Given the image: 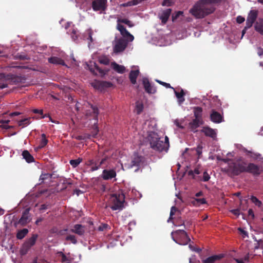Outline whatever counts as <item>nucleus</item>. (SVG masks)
Segmentation results:
<instances>
[{"instance_id":"obj_1","label":"nucleus","mask_w":263,"mask_h":263,"mask_svg":"<svg viewBox=\"0 0 263 263\" xmlns=\"http://www.w3.org/2000/svg\"><path fill=\"white\" fill-rule=\"evenodd\" d=\"M215 10V8L212 5H209L205 0H199L190 9L189 12L195 18L199 19L213 13Z\"/></svg>"},{"instance_id":"obj_2","label":"nucleus","mask_w":263,"mask_h":263,"mask_svg":"<svg viewBox=\"0 0 263 263\" xmlns=\"http://www.w3.org/2000/svg\"><path fill=\"white\" fill-rule=\"evenodd\" d=\"M247 163V161L242 157L235 158L229 163L226 172L231 177L246 173Z\"/></svg>"},{"instance_id":"obj_3","label":"nucleus","mask_w":263,"mask_h":263,"mask_svg":"<svg viewBox=\"0 0 263 263\" xmlns=\"http://www.w3.org/2000/svg\"><path fill=\"white\" fill-rule=\"evenodd\" d=\"M124 202L125 195L122 193L110 195L108 200L109 206L114 211L122 210Z\"/></svg>"},{"instance_id":"obj_4","label":"nucleus","mask_w":263,"mask_h":263,"mask_svg":"<svg viewBox=\"0 0 263 263\" xmlns=\"http://www.w3.org/2000/svg\"><path fill=\"white\" fill-rule=\"evenodd\" d=\"M147 139L151 148L159 152L167 151L165 146L167 144H163V141L160 140V138L157 134L153 133L149 134Z\"/></svg>"},{"instance_id":"obj_5","label":"nucleus","mask_w":263,"mask_h":263,"mask_svg":"<svg viewBox=\"0 0 263 263\" xmlns=\"http://www.w3.org/2000/svg\"><path fill=\"white\" fill-rule=\"evenodd\" d=\"M171 235L174 241L181 245H186L191 241L186 232L183 230L172 232Z\"/></svg>"},{"instance_id":"obj_6","label":"nucleus","mask_w":263,"mask_h":263,"mask_svg":"<svg viewBox=\"0 0 263 263\" xmlns=\"http://www.w3.org/2000/svg\"><path fill=\"white\" fill-rule=\"evenodd\" d=\"M108 157L106 156L100 159L99 156L97 155L94 158L89 159L86 162V165L91 166L90 170L91 172H94L100 168H103L104 166H102V165L105 163Z\"/></svg>"},{"instance_id":"obj_7","label":"nucleus","mask_w":263,"mask_h":263,"mask_svg":"<svg viewBox=\"0 0 263 263\" xmlns=\"http://www.w3.org/2000/svg\"><path fill=\"white\" fill-rule=\"evenodd\" d=\"M37 237V234H33L30 238L24 243L21 250L22 255L26 254L29 250L35 245Z\"/></svg>"},{"instance_id":"obj_8","label":"nucleus","mask_w":263,"mask_h":263,"mask_svg":"<svg viewBox=\"0 0 263 263\" xmlns=\"http://www.w3.org/2000/svg\"><path fill=\"white\" fill-rule=\"evenodd\" d=\"M263 172L261 166L253 163H248L246 173L252 174L254 176H258Z\"/></svg>"},{"instance_id":"obj_9","label":"nucleus","mask_w":263,"mask_h":263,"mask_svg":"<svg viewBox=\"0 0 263 263\" xmlns=\"http://www.w3.org/2000/svg\"><path fill=\"white\" fill-rule=\"evenodd\" d=\"M144 160V158L143 156H140L137 153H135L132 159V161L128 168H131L134 167H136V169L135 170V171L136 172L138 171L140 167L143 164Z\"/></svg>"},{"instance_id":"obj_10","label":"nucleus","mask_w":263,"mask_h":263,"mask_svg":"<svg viewBox=\"0 0 263 263\" xmlns=\"http://www.w3.org/2000/svg\"><path fill=\"white\" fill-rule=\"evenodd\" d=\"M0 79L8 81L10 84H17L25 80L22 77L13 74L5 75L4 73L0 74Z\"/></svg>"},{"instance_id":"obj_11","label":"nucleus","mask_w":263,"mask_h":263,"mask_svg":"<svg viewBox=\"0 0 263 263\" xmlns=\"http://www.w3.org/2000/svg\"><path fill=\"white\" fill-rule=\"evenodd\" d=\"M29 212V208L25 209L23 212L21 218L18 221L15 223V226H16L17 224H20L22 226H25L31 221L32 218Z\"/></svg>"},{"instance_id":"obj_12","label":"nucleus","mask_w":263,"mask_h":263,"mask_svg":"<svg viewBox=\"0 0 263 263\" xmlns=\"http://www.w3.org/2000/svg\"><path fill=\"white\" fill-rule=\"evenodd\" d=\"M128 41L122 37L117 40L114 47V52L119 53L123 51L126 48Z\"/></svg>"},{"instance_id":"obj_13","label":"nucleus","mask_w":263,"mask_h":263,"mask_svg":"<svg viewBox=\"0 0 263 263\" xmlns=\"http://www.w3.org/2000/svg\"><path fill=\"white\" fill-rule=\"evenodd\" d=\"M92 86L96 89L103 90L106 88L112 86V84L110 82L95 80L91 83Z\"/></svg>"},{"instance_id":"obj_14","label":"nucleus","mask_w":263,"mask_h":263,"mask_svg":"<svg viewBox=\"0 0 263 263\" xmlns=\"http://www.w3.org/2000/svg\"><path fill=\"white\" fill-rule=\"evenodd\" d=\"M142 84L145 92L148 94H154L157 91V89L152 85L147 78L144 77L142 80Z\"/></svg>"},{"instance_id":"obj_15","label":"nucleus","mask_w":263,"mask_h":263,"mask_svg":"<svg viewBox=\"0 0 263 263\" xmlns=\"http://www.w3.org/2000/svg\"><path fill=\"white\" fill-rule=\"evenodd\" d=\"M117 29L120 31L121 35L127 40L132 42L134 40V37L125 28V27L120 23H117Z\"/></svg>"},{"instance_id":"obj_16","label":"nucleus","mask_w":263,"mask_h":263,"mask_svg":"<svg viewBox=\"0 0 263 263\" xmlns=\"http://www.w3.org/2000/svg\"><path fill=\"white\" fill-rule=\"evenodd\" d=\"M99 109L97 106L90 105V108L86 110V116L92 117L95 120L94 124H97L98 121Z\"/></svg>"},{"instance_id":"obj_17","label":"nucleus","mask_w":263,"mask_h":263,"mask_svg":"<svg viewBox=\"0 0 263 263\" xmlns=\"http://www.w3.org/2000/svg\"><path fill=\"white\" fill-rule=\"evenodd\" d=\"M107 0H93L92 8L94 11H104L106 8Z\"/></svg>"},{"instance_id":"obj_18","label":"nucleus","mask_w":263,"mask_h":263,"mask_svg":"<svg viewBox=\"0 0 263 263\" xmlns=\"http://www.w3.org/2000/svg\"><path fill=\"white\" fill-rule=\"evenodd\" d=\"M258 15V11L257 10H251L248 13L246 23L248 26H252L253 24L255 22Z\"/></svg>"},{"instance_id":"obj_19","label":"nucleus","mask_w":263,"mask_h":263,"mask_svg":"<svg viewBox=\"0 0 263 263\" xmlns=\"http://www.w3.org/2000/svg\"><path fill=\"white\" fill-rule=\"evenodd\" d=\"M201 132L203 133L205 136L209 137L214 140L216 138L217 133L216 130L209 126L203 127Z\"/></svg>"},{"instance_id":"obj_20","label":"nucleus","mask_w":263,"mask_h":263,"mask_svg":"<svg viewBox=\"0 0 263 263\" xmlns=\"http://www.w3.org/2000/svg\"><path fill=\"white\" fill-rule=\"evenodd\" d=\"M116 176V172L115 170H106L104 169L102 174V178L105 180H110Z\"/></svg>"},{"instance_id":"obj_21","label":"nucleus","mask_w":263,"mask_h":263,"mask_svg":"<svg viewBox=\"0 0 263 263\" xmlns=\"http://www.w3.org/2000/svg\"><path fill=\"white\" fill-rule=\"evenodd\" d=\"M210 118L211 120L213 122L216 123H219L223 120V117L221 116V115L214 109L212 110L211 114L210 115Z\"/></svg>"},{"instance_id":"obj_22","label":"nucleus","mask_w":263,"mask_h":263,"mask_svg":"<svg viewBox=\"0 0 263 263\" xmlns=\"http://www.w3.org/2000/svg\"><path fill=\"white\" fill-rule=\"evenodd\" d=\"M70 231L80 236H82L85 233V228L83 226L80 224H75Z\"/></svg>"},{"instance_id":"obj_23","label":"nucleus","mask_w":263,"mask_h":263,"mask_svg":"<svg viewBox=\"0 0 263 263\" xmlns=\"http://www.w3.org/2000/svg\"><path fill=\"white\" fill-rule=\"evenodd\" d=\"M172 9L169 8L165 10H163L160 16V19L161 20V22L163 24H165L171 14Z\"/></svg>"},{"instance_id":"obj_24","label":"nucleus","mask_w":263,"mask_h":263,"mask_svg":"<svg viewBox=\"0 0 263 263\" xmlns=\"http://www.w3.org/2000/svg\"><path fill=\"white\" fill-rule=\"evenodd\" d=\"M223 257V254L215 255L210 256L202 260L203 263H215L216 261L219 260Z\"/></svg>"},{"instance_id":"obj_25","label":"nucleus","mask_w":263,"mask_h":263,"mask_svg":"<svg viewBox=\"0 0 263 263\" xmlns=\"http://www.w3.org/2000/svg\"><path fill=\"white\" fill-rule=\"evenodd\" d=\"M173 90L174 91L175 96L178 99V103L179 104H181L185 101L184 96L185 95V93L184 90L182 89H181L180 91L178 92L176 90H175V89Z\"/></svg>"},{"instance_id":"obj_26","label":"nucleus","mask_w":263,"mask_h":263,"mask_svg":"<svg viewBox=\"0 0 263 263\" xmlns=\"http://www.w3.org/2000/svg\"><path fill=\"white\" fill-rule=\"evenodd\" d=\"M243 152L246 153V155L249 157L253 159L254 160H257L260 159L261 155L259 153H254L250 151L247 150L246 148H243ZM263 162V158H261Z\"/></svg>"},{"instance_id":"obj_27","label":"nucleus","mask_w":263,"mask_h":263,"mask_svg":"<svg viewBox=\"0 0 263 263\" xmlns=\"http://www.w3.org/2000/svg\"><path fill=\"white\" fill-rule=\"evenodd\" d=\"M111 66L115 71L119 73H123L125 71V68L124 66L119 65L115 62L111 63Z\"/></svg>"},{"instance_id":"obj_28","label":"nucleus","mask_w":263,"mask_h":263,"mask_svg":"<svg viewBox=\"0 0 263 263\" xmlns=\"http://www.w3.org/2000/svg\"><path fill=\"white\" fill-rule=\"evenodd\" d=\"M140 71L139 70H131L129 74V79L133 84L137 82V78L139 76Z\"/></svg>"},{"instance_id":"obj_29","label":"nucleus","mask_w":263,"mask_h":263,"mask_svg":"<svg viewBox=\"0 0 263 263\" xmlns=\"http://www.w3.org/2000/svg\"><path fill=\"white\" fill-rule=\"evenodd\" d=\"M255 30L263 35V19L259 18L255 22L254 26Z\"/></svg>"},{"instance_id":"obj_30","label":"nucleus","mask_w":263,"mask_h":263,"mask_svg":"<svg viewBox=\"0 0 263 263\" xmlns=\"http://www.w3.org/2000/svg\"><path fill=\"white\" fill-rule=\"evenodd\" d=\"M48 62L50 63L56 65H65V63L63 60L57 57H51L48 58Z\"/></svg>"},{"instance_id":"obj_31","label":"nucleus","mask_w":263,"mask_h":263,"mask_svg":"<svg viewBox=\"0 0 263 263\" xmlns=\"http://www.w3.org/2000/svg\"><path fill=\"white\" fill-rule=\"evenodd\" d=\"M22 156L28 163H31L34 161L33 157L27 150H25L23 152Z\"/></svg>"},{"instance_id":"obj_32","label":"nucleus","mask_w":263,"mask_h":263,"mask_svg":"<svg viewBox=\"0 0 263 263\" xmlns=\"http://www.w3.org/2000/svg\"><path fill=\"white\" fill-rule=\"evenodd\" d=\"M52 175L49 173L42 174L40 177V183H46L51 181Z\"/></svg>"},{"instance_id":"obj_33","label":"nucleus","mask_w":263,"mask_h":263,"mask_svg":"<svg viewBox=\"0 0 263 263\" xmlns=\"http://www.w3.org/2000/svg\"><path fill=\"white\" fill-rule=\"evenodd\" d=\"M202 124L200 119L195 118L190 123V127L192 130H195L199 125Z\"/></svg>"},{"instance_id":"obj_34","label":"nucleus","mask_w":263,"mask_h":263,"mask_svg":"<svg viewBox=\"0 0 263 263\" xmlns=\"http://www.w3.org/2000/svg\"><path fill=\"white\" fill-rule=\"evenodd\" d=\"M206 203L205 198H193L191 201V203L196 206H199L201 204H205Z\"/></svg>"},{"instance_id":"obj_35","label":"nucleus","mask_w":263,"mask_h":263,"mask_svg":"<svg viewBox=\"0 0 263 263\" xmlns=\"http://www.w3.org/2000/svg\"><path fill=\"white\" fill-rule=\"evenodd\" d=\"M28 230L27 229H23L19 230L16 234V238L18 239H22L28 234Z\"/></svg>"},{"instance_id":"obj_36","label":"nucleus","mask_w":263,"mask_h":263,"mask_svg":"<svg viewBox=\"0 0 263 263\" xmlns=\"http://www.w3.org/2000/svg\"><path fill=\"white\" fill-rule=\"evenodd\" d=\"M42 139L40 141V144L38 146V148L41 149L45 147L47 143L48 140L46 138V135L45 134H42L41 135Z\"/></svg>"},{"instance_id":"obj_37","label":"nucleus","mask_w":263,"mask_h":263,"mask_svg":"<svg viewBox=\"0 0 263 263\" xmlns=\"http://www.w3.org/2000/svg\"><path fill=\"white\" fill-rule=\"evenodd\" d=\"M143 108V104L141 102L137 101L136 103V111L137 114L140 115L142 112Z\"/></svg>"},{"instance_id":"obj_38","label":"nucleus","mask_w":263,"mask_h":263,"mask_svg":"<svg viewBox=\"0 0 263 263\" xmlns=\"http://www.w3.org/2000/svg\"><path fill=\"white\" fill-rule=\"evenodd\" d=\"M117 23H124L130 27L134 26V24L127 18H118L117 20Z\"/></svg>"},{"instance_id":"obj_39","label":"nucleus","mask_w":263,"mask_h":263,"mask_svg":"<svg viewBox=\"0 0 263 263\" xmlns=\"http://www.w3.org/2000/svg\"><path fill=\"white\" fill-rule=\"evenodd\" d=\"M94 66L95 69L100 73L102 77L106 74L109 71L108 69H102L96 63H94Z\"/></svg>"},{"instance_id":"obj_40","label":"nucleus","mask_w":263,"mask_h":263,"mask_svg":"<svg viewBox=\"0 0 263 263\" xmlns=\"http://www.w3.org/2000/svg\"><path fill=\"white\" fill-rule=\"evenodd\" d=\"M83 161V159L79 158L77 159H72L70 160V164L73 167H76L78 166L81 162Z\"/></svg>"},{"instance_id":"obj_41","label":"nucleus","mask_w":263,"mask_h":263,"mask_svg":"<svg viewBox=\"0 0 263 263\" xmlns=\"http://www.w3.org/2000/svg\"><path fill=\"white\" fill-rule=\"evenodd\" d=\"M202 109L201 107H197L194 110V116L195 118L201 119Z\"/></svg>"},{"instance_id":"obj_42","label":"nucleus","mask_w":263,"mask_h":263,"mask_svg":"<svg viewBox=\"0 0 263 263\" xmlns=\"http://www.w3.org/2000/svg\"><path fill=\"white\" fill-rule=\"evenodd\" d=\"M250 199L251 201L254 203L258 207H260L262 205V202L255 196H251Z\"/></svg>"},{"instance_id":"obj_43","label":"nucleus","mask_w":263,"mask_h":263,"mask_svg":"<svg viewBox=\"0 0 263 263\" xmlns=\"http://www.w3.org/2000/svg\"><path fill=\"white\" fill-rule=\"evenodd\" d=\"M30 118H25L20 120L18 122V126L24 127L30 124Z\"/></svg>"},{"instance_id":"obj_44","label":"nucleus","mask_w":263,"mask_h":263,"mask_svg":"<svg viewBox=\"0 0 263 263\" xmlns=\"http://www.w3.org/2000/svg\"><path fill=\"white\" fill-rule=\"evenodd\" d=\"M66 240L70 241L72 243L76 244L77 243V240L75 236L72 235H67L65 238Z\"/></svg>"},{"instance_id":"obj_45","label":"nucleus","mask_w":263,"mask_h":263,"mask_svg":"<svg viewBox=\"0 0 263 263\" xmlns=\"http://www.w3.org/2000/svg\"><path fill=\"white\" fill-rule=\"evenodd\" d=\"M141 3L140 0H132L128 2L127 3V7L137 5Z\"/></svg>"},{"instance_id":"obj_46","label":"nucleus","mask_w":263,"mask_h":263,"mask_svg":"<svg viewBox=\"0 0 263 263\" xmlns=\"http://www.w3.org/2000/svg\"><path fill=\"white\" fill-rule=\"evenodd\" d=\"M100 63L107 65L109 64V60L106 57H103L100 58L99 60Z\"/></svg>"},{"instance_id":"obj_47","label":"nucleus","mask_w":263,"mask_h":263,"mask_svg":"<svg viewBox=\"0 0 263 263\" xmlns=\"http://www.w3.org/2000/svg\"><path fill=\"white\" fill-rule=\"evenodd\" d=\"M156 81L157 82H158L159 84L162 85V86L165 87L166 88H172L173 89H174V88L172 87L170 85V84L169 83H167L166 82H162L160 80H156Z\"/></svg>"},{"instance_id":"obj_48","label":"nucleus","mask_w":263,"mask_h":263,"mask_svg":"<svg viewBox=\"0 0 263 263\" xmlns=\"http://www.w3.org/2000/svg\"><path fill=\"white\" fill-rule=\"evenodd\" d=\"M97 124H95L93 123L94 128L93 131L91 132V136L93 137H95L98 135L99 132V128Z\"/></svg>"},{"instance_id":"obj_49","label":"nucleus","mask_w":263,"mask_h":263,"mask_svg":"<svg viewBox=\"0 0 263 263\" xmlns=\"http://www.w3.org/2000/svg\"><path fill=\"white\" fill-rule=\"evenodd\" d=\"M202 146L201 145H198L196 148V154L198 156V158L200 157L202 155Z\"/></svg>"},{"instance_id":"obj_50","label":"nucleus","mask_w":263,"mask_h":263,"mask_svg":"<svg viewBox=\"0 0 263 263\" xmlns=\"http://www.w3.org/2000/svg\"><path fill=\"white\" fill-rule=\"evenodd\" d=\"M209 5L220 3L223 0H205Z\"/></svg>"},{"instance_id":"obj_51","label":"nucleus","mask_w":263,"mask_h":263,"mask_svg":"<svg viewBox=\"0 0 263 263\" xmlns=\"http://www.w3.org/2000/svg\"><path fill=\"white\" fill-rule=\"evenodd\" d=\"M183 14V12L181 11H179L176 13L175 14H173L172 15V20L173 21L176 20L178 17H179L180 15Z\"/></svg>"},{"instance_id":"obj_52","label":"nucleus","mask_w":263,"mask_h":263,"mask_svg":"<svg viewBox=\"0 0 263 263\" xmlns=\"http://www.w3.org/2000/svg\"><path fill=\"white\" fill-rule=\"evenodd\" d=\"M172 5V0H164L162 3L163 6H171Z\"/></svg>"},{"instance_id":"obj_53","label":"nucleus","mask_w":263,"mask_h":263,"mask_svg":"<svg viewBox=\"0 0 263 263\" xmlns=\"http://www.w3.org/2000/svg\"><path fill=\"white\" fill-rule=\"evenodd\" d=\"M210 179V176L209 174L206 172H204L203 175V181H208Z\"/></svg>"},{"instance_id":"obj_54","label":"nucleus","mask_w":263,"mask_h":263,"mask_svg":"<svg viewBox=\"0 0 263 263\" xmlns=\"http://www.w3.org/2000/svg\"><path fill=\"white\" fill-rule=\"evenodd\" d=\"M9 84V82L7 81L6 80H5V82H0V88L4 89L6 88Z\"/></svg>"},{"instance_id":"obj_55","label":"nucleus","mask_w":263,"mask_h":263,"mask_svg":"<svg viewBox=\"0 0 263 263\" xmlns=\"http://www.w3.org/2000/svg\"><path fill=\"white\" fill-rule=\"evenodd\" d=\"M108 227V224L106 223L101 224L98 227V230L100 231H103L106 230Z\"/></svg>"},{"instance_id":"obj_56","label":"nucleus","mask_w":263,"mask_h":263,"mask_svg":"<svg viewBox=\"0 0 263 263\" xmlns=\"http://www.w3.org/2000/svg\"><path fill=\"white\" fill-rule=\"evenodd\" d=\"M62 257V261L63 262H66L68 260V258L67 256L62 252H59L58 253Z\"/></svg>"},{"instance_id":"obj_57","label":"nucleus","mask_w":263,"mask_h":263,"mask_svg":"<svg viewBox=\"0 0 263 263\" xmlns=\"http://www.w3.org/2000/svg\"><path fill=\"white\" fill-rule=\"evenodd\" d=\"M245 21V17L241 15H239L236 17V22L238 24H241Z\"/></svg>"},{"instance_id":"obj_58","label":"nucleus","mask_w":263,"mask_h":263,"mask_svg":"<svg viewBox=\"0 0 263 263\" xmlns=\"http://www.w3.org/2000/svg\"><path fill=\"white\" fill-rule=\"evenodd\" d=\"M177 211H178V209L175 206H172L170 211L171 216H174Z\"/></svg>"},{"instance_id":"obj_59","label":"nucleus","mask_w":263,"mask_h":263,"mask_svg":"<svg viewBox=\"0 0 263 263\" xmlns=\"http://www.w3.org/2000/svg\"><path fill=\"white\" fill-rule=\"evenodd\" d=\"M230 212L236 216H238L240 215V210L238 209L232 210Z\"/></svg>"},{"instance_id":"obj_60","label":"nucleus","mask_w":263,"mask_h":263,"mask_svg":"<svg viewBox=\"0 0 263 263\" xmlns=\"http://www.w3.org/2000/svg\"><path fill=\"white\" fill-rule=\"evenodd\" d=\"M251 26L248 25V24H246V26L244 27L243 29L242 30V36H243L245 33H246L247 30L251 28Z\"/></svg>"},{"instance_id":"obj_61","label":"nucleus","mask_w":263,"mask_h":263,"mask_svg":"<svg viewBox=\"0 0 263 263\" xmlns=\"http://www.w3.org/2000/svg\"><path fill=\"white\" fill-rule=\"evenodd\" d=\"M175 124L179 128L183 129L184 127L181 125V123L178 120H176L174 122Z\"/></svg>"},{"instance_id":"obj_62","label":"nucleus","mask_w":263,"mask_h":263,"mask_svg":"<svg viewBox=\"0 0 263 263\" xmlns=\"http://www.w3.org/2000/svg\"><path fill=\"white\" fill-rule=\"evenodd\" d=\"M163 144H167L165 146L166 148V149L168 150L170 145H169V139L167 136L165 137V142H163Z\"/></svg>"},{"instance_id":"obj_63","label":"nucleus","mask_w":263,"mask_h":263,"mask_svg":"<svg viewBox=\"0 0 263 263\" xmlns=\"http://www.w3.org/2000/svg\"><path fill=\"white\" fill-rule=\"evenodd\" d=\"M257 54L259 57L263 55V48H262L261 47L257 48Z\"/></svg>"},{"instance_id":"obj_64","label":"nucleus","mask_w":263,"mask_h":263,"mask_svg":"<svg viewBox=\"0 0 263 263\" xmlns=\"http://www.w3.org/2000/svg\"><path fill=\"white\" fill-rule=\"evenodd\" d=\"M238 230L240 232V233L243 235V237L248 236V233L247 231H245L243 229L239 228H238Z\"/></svg>"}]
</instances>
